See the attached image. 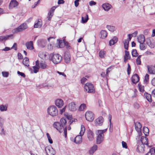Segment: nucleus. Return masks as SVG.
<instances>
[{
    "label": "nucleus",
    "mask_w": 155,
    "mask_h": 155,
    "mask_svg": "<svg viewBox=\"0 0 155 155\" xmlns=\"http://www.w3.org/2000/svg\"><path fill=\"white\" fill-rule=\"evenodd\" d=\"M134 125L135 129L136 131L138 132L139 136H140L142 134L141 131V128L142 127V125L140 122H134Z\"/></svg>",
    "instance_id": "0eeeda50"
},
{
    "label": "nucleus",
    "mask_w": 155,
    "mask_h": 155,
    "mask_svg": "<svg viewBox=\"0 0 155 155\" xmlns=\"http://www.w3.org/2000/svg\"><path fill=\"white\" fill-rule=\"evenodd\" d=\"M137 39L139 43H144L145 40L144 36L143 35H140L137 38Z\"/></svg>",
    "instance_id": "c756f323"
},
{
    "label": "nucleus",
    "mask_w": 155,
    "mask_h": 155,
    "mask_svg": "<svg viewBox=\"0 0 155 155\" xmlns=\"http://www.w3.org/2000/svg\"><path fill=\"white\" fill-rule=\"evenodd\" d=\"M149 75L146 74L145 76L144 82L145 83H147L148 81Z\"/></svg>",
    "instance_id": "de8ad7c7"
},
{
    "label": "nucleus",
    "mask_w": 155,
    "mask_h": 155,
    "mask_svg": "<svg viewBox=\"0 0 155 155\" xmlns=\"http://www.w3.org/2000/svg\"><path fill=\"white\" fill-rule=\"evenodd\" d=\"M99 56L101 58H104L105 55V52L104 51H101L99 52Z\"/></svg>",
    "instance_id": "ea45409f"
},
{
    "label": "nucleus",
    "mask_w": 155,
    "mask_h": 155,
    "mask_svg": "<svg viewBox=\"0 0 155 155\" xmlns=\"http://www.w3.org/2000/svg\"><path fill=\"white\" fill-rule=\"evenodd\" d=\"M88 19V15L87 14H85L84 15L81 17V23L83 24L85 23L87 21Z\"/></svg>",
    "instance_id": "a878e982"
},
{
    "label": "nucleus",
    "mask_w": 155,
    "mask_h": 155,
    "mask_svg": "<svg viewBox=\"0 0 155 155\" xmlns=\"http://www.w3.org/2000/svg\"><path fill=\"white\" fill-rule=\"evenodd\" d=\"M147 44L151 48H153L155 46L154 42L153 40L148 39L147 41Z\"/></svg>",
    "instance_id": "cd10ccee"
},
{
    "label": "nucleus",
    "mask_w": 155,
    "mask_h": 155,
    "mask_svg": "<svg viewBox=\"0 0 155 155\" xmlns=\"http://www.w3.org/2000/svg\"><path fill=\"white\" fill-rule=\"evenodd\" d=\"M104 137H103L97 136L96 139V143L97 144H100L103 141Z\"/></svg>",
    "instance_id": "2f4dec72"
},
{
    "label": "nucleus",
    "mask_w": 155,
    "mask_h": 155,
    "mask_svg": "<svg viewBox=\"0 0 155 155\" xmlns=\"http://www.w3.org/2000/svg\"><path fill=\"white\" fill-rule=\"evenodd\" d=\"M145 155H155V147L151 148Z\"/></svg>",
    "instance_id": "7c9ffc66"
},
{
    "label": "nucleus",
    "mask_w": 155,
    "mask_h": 155,
    "mask_svg": "<svg viewBox=\"0 0 155 155\" xmlns=\"http://www.w3.org/2000/svg\"><path fill=\"white\" fill-rule=\"evenodd\" d=\"M86 119L89 121H92L94 119V115L91 111H87L85 114Z\"/></svg>",
    "instance_id": "423d86ee"
},
{
    "label": "nucleus",
    "mask_w": 155,
    "mask_h": 155,
    "mask_svg": "<svg viewBox=\"0 0 155 155\" xmlns=\"http://www.w3.org/2000/svg\"><path fill=\"white\" fill-rule=\"evenodd\" d=\"M84 88L85 91L88 93H94L95 92L94 86L92 84L86 83L84 86Z\"/></svg>",
    "instance_id": "39448f33"
},
{
    "label": "nucleus",
    "mask_w": 155,
    "mask_h": 155,
    "mask_svg": "<svg viewBox=\"0 0 155 155\" xmlns=\"http://www.w3.org/2000/svg\"><path fill=\"white\" fill-rule=\"evenodd\" d=\"M134 107L135 108L138 109L140 107V105L138 103H135L134 104Z\"/></svg>",
    "instance_id": "e2e57ef3"
},
{
    "label": "nucleus",
    "mask_w": 155,
    "mask_h": 155,
    "mask_svg": "<svg viewBox=\"0 0 155 155\" xmlns=\"http://www.w3.org/2000/svg\"><path fill=\"white\" fill-rule=\"evenodd\" d=\"M100 38L102 39H104L107 37V33L106 31L104 30H101L100 32Z\"/></svg>",
    "instance_id": "393cba45"
},
{
    "label": "nucleus",
    "mask_w": 155,
    "mask_h": 155,
    "mask_svg": "<svg viewBox=\"0 0 155 155\" xmlns=\"http://www.w3.org/2000/svg\"><path fill=\"white\" fill-rule=\"evenodd\" d=\"M138 86L140 91L141 92H143L144 91V86H141L139 84H138Z\"/></svg>",
    "instance_id": "49530a36"
},
{
    "label": "nucleus",
    "mask_w": 155,
    "mask_h": 155,
    "mask_svg": "<svg viewBox=\"0 0 155 155\" xmlns=\"http://www.w3.org/2000/svg\"><path fill=\"white\" fill-rule=\"evenodd\" d=\"M66 109V107H64L62 109L60 110V113L61 114H62V113L64 112Z\"/></svg>",
    "instance_id": "338daca9"
},
{
    "label": "nucleus",
    "mask_w": 155,
    "mask_h": 155,
    "mask_svg": "<svg viewBox=\"0 0 155 155\" xmlns=\"http://www.w3.org/2000/svg\"><path fill=\"white\" fill-rule=\"evenodd\" d=\"M143 132L145 134V136H147V134H148L149 130L147 127H144L143 128Z\"/></svg>",
    "instance_id": "e433bc0d"
},
{
    "label": "nucleus",
    "mask_w": 155,
    "mask_h": 155,
    "mask_svg": "<svg viewBox=\"0 0 155 155\" xmlns=\"http://www.w3.org/2000/svg\"><path fill=\"white\" fill-rule=\"evenodd\" d=\"M68 108L70 111H74L77 109L76 104L73 102L70 103L68 105Z\"/></svg>",
    "instance_id": "f8f14e48"
},
{
    "label": "nucleus",
    "mask_w": 155,
    "mask_h": 155,
    "mask_svg": "<svg viewBox=\"0 0 155 155\" xmlns=\"http://www.w3.org/2000/svg\"><path fill=\"white\" fill-rule=\"evenodd\" d=\"M98 134L97 136H99V137H104V134L102 133V131H101V130H98Z\"/></svg>",
    "instance_id": "5fc2aeb1"
},
{
    "label": "nucleus",
    "mask_w": 155,
    "mask_h": 155,
    "mask_svg": "<svg viewBox=\"0 0 155 155\" xmlns=\"http://www.w3.org/2000/svg\"><path fill=\"white\" fill-rule=\"evenodd\" d=\"M151 84L155 86V77L152 79Z\"/></svg>",
    "instance_id": "774afa93"
},
{
    "label": "nucleus",
    "mask_w": 155,
    "mask_h": 155,
    "mask_svg": "<svg viewBox=\"0 0 155 155\" xmlns=\"http://www.w3.org/2000/svg\"><path fill=\"white\" fill-rule=\"evenodd\" d=\"M47 155H53L54 152L53 149L49 147H47L45 149Z\"/></svg>",
    "instance_id": "9d476101"
},
{
    "label": "nucleus",
    "mask_w": 155,
    "mask_h": 155,
    "mask_svg": "<svg viewBox=\"0 0 155 155\" xmlns=\"http://www.w3.org/2000/svg\"><path fill=\"white\" fill-rule=\"evenodd\" d=\"M136 62L137 64L138 65H140L141 63L140 59L137 58L136 59Z\"/></svg>",
    "instance_id": "0e129e2a"
},
{
    "label": "nucleus",
    "mask_w": 155,
    "mask_h": 155,
    "mask_svg": "<svg viewBox=\"0 0 155 155\" xmlns=\"http://www.w3.org/2000/svg\"><path fill=\"white\" fill-rule=\"evenodd\" d=\"M104 122V119L102 116H100L95 120V124L96 126H101L102 125Z\"/></svg>",
    "instance_id": "6e6552de"
},
{
    "label": "nucleus",
    "mask_w": 155,
    "mask_h": 155,
    "mask_svg": "<svg viewBox=\"0 0 155 155\" xmlns=\"http://www.w3.org/2000/svg\"><path fill=\"white\" fill-rule=\"evenodd\" d=\"M47 110L48 114L53 117L57 116L58 114V109L54 105L49 107L48 108Z\"/></svg>",
    "instance_id": "7ed1b4c3"
},
{
    "label": "nucleus",
    "mask_w": 155,
    "mask_h": 155,
    "mask_svg": "<svg viewBox=\"0 0 155 155\" xmlns=\"http://www.w3.org/2000/svg\"><path fill=\"white\" fill-rule=\"evenodd\" d=\"M56 8V7L55 6H53L51 9H50L49 12L50 14H54V10Z\"/></svg>",
    "instance_id": "a18cd8bd"
},
{
    "label": "nucleus",
    "mask_w": 155,
    "mask_h": 155,
    "mask_svg": "<svg viewBox=\"0 0 155 155\" xmlns=\"http://www.w3.org/2000/svg\"><path fill=\"white\" fill-rule=\"evenodd\" d=\"M132 56L133 57H136L138 56V54L136 49H133L131 52Z\"/></svg>",
    "instance_id": "4c0bfd02"
},
{
    "label": "nucleus",
    "mask_w": 155,
    "mask_h": 155,
    "mask_svg": "<svg viewBox=\"0 0 155 155\" xmlns=\"http://www.w3.org/2000/svg\"><path fill=\"white\" fill-rule=\"evenodd\" d=\"M25 45L28 49L32 50L34 49L33 42L32 41L27 42L25 44Z\"/></svg>",
    "instance_id": "5701e85b"
},
{
    "label": "nucleus",
    "mask_w": 155,
    "mask_h": 155,
    "mask_svg": "<svg viewBox=\"0 0 155 155\" xmlns=\"http://www.w3.org/2000/svg\"><path fill=\"white\" fill-rule=\"evenodd\" d=\"M1 128H2L1 132L0 133L1 135L2 136H5V131L4 130V129L3 127Z\"/></svg>",
    "instance_id": "4d7b16f0"
},
{
    "label": "nucleus",
    "mask_w": 155,
    "mask_h": 155,
    "mask_svg": "<svg viewBox=\"0 0 155 155\" xmlns=\"http://www.w3.org/2000/svg\"><path fill=\"white\" fill-rule=\"evenodd\" d=\"M140 80L139 76L137 74H134L131 78V81L133 84H136Z\"/></svg>",
    "instance_id": "9b49d317"
},
{
    "label": "nucleus",
    "mask_w": 155,
    "mask_h": 155,
    "mask_svg": "<svg viewBox=\"0 0 155 155\" xmlns=\"http://www.w3.org/2000/svg\"><path fill=\"white\" fill-rule=\"evenodd\" d=\"M98 148L97 146L94 144L91 147L89 150V154L90 155H93L97 150Z\"/></svg>",
    "instance_id": "2eb2a0df"
},
{
    "label": "nucleus",
    "mask_w": 155,
    "mask_h": 155,
    "mask_svg": "<svg viewBox=\"0 0 155 155\" xmlns=\"http://www.w3.org/2000/svg\"><path fill=\"white\" fill-rule=\"evenodd\" d=\"M140 48L141 50H144L146 49V47L144 45L143 43H140Z\"/></svg>",
    "instance_id": "8fccbe9b"
},
{
    "label": "nucleus",
    "mask_w": 155,
    "mask_h": 155,
    "mask_svg": "<svg viewBox=\"0 0 155 155\" xmlns=\"http://www.w3.org/2000/svg\"><path fill=\"white\" fill-rule=\"evenodd\" d=\"M13 35L12 34L7 35L5 36H0V41L2 42L3 41H5L10 38H12Z\"/></svg>",
    "instance_id": "dca6fc26"
},
{
    "label": "nucleus",
    "mask_w": 155,
    "mask_h": 155,
    "mask_svg": "<svg viewBox=\"0 0 155 155\" xmlns=\"http://www.w3.org/2000/svg\"><path fill=\"white\" fill-rule=\"evenodd\" d=\"M22 63L26 66H29V59L28 58L25 57L22 61Z\"/></svg>",
    "instance_id": "72a5a7b5"
},
{
    "label": "nucleus",
    "mask_w": 155,
    "mask_h": 155,
    "mask_svg": "<svg viewBox=\"0 0 155 155\" xmlns=\"http://www.w3.org/2000/svg\"><path fill=\"white\" fill-rule=\"evenodd\" d=\"M106 28L109 31L111 32H113L115 30V27L113 26L107 25Z\"/></svg>",
    "instance_id": "58836bf2"
},
{
    "label": "nucleus",
    "mask_w": 155,
    "mask_h": 155,
    "mask_svg": "<svg viewBox=\"0 0 155 155\" xmlns=\"http://www.w3.org/2000/svg\"><path fill=\"white\" fill-rule=\"evenodd\" d=\"M122 147L123 148H127V144L124 141H122Z\"/></svg>",
    "instance_id": "bf43d9fd"
},
{
    "label": "nucleus",
    "mask_w": 155,
    "mask_h": 155,
    "mask_svg": "<svg viewBox=\"0 0 155 155\" xmlns=\"http://www.w3.org/2000/svg\"><path fill=\"white\" fill-rule=\"evenodd\" d=\"M118 41V38L117 37L114 36L112 39H111L109 41V44L110 46L114 45Z\"/></svg>",
    "instance_id": "bb28decb"
},
{
    "label": "nucleus",
    "mask_w": 155,
    "mask_h": 155,
    "mask_svg": "<svg viewBox=\"0 0 155 155\" xmlns=\"http://www.w3.org/2000/svg\"><path fill=\"white\" fill-rule=\"evenodd\" d=\"M53 15V14H50L49 13H48V16L47 17L48 20L49 21H50Z\"/></svg>",
    "instance_id": "13d9d810"
},
{
    "label": "nucleus",
    "mask_w": 155,
    "mask_h": 155,
    "mask_svg": "<svg viewBox=\"0 0 155 155\" xmlns=\"http://www.w3.org/2000/svg\"><path fill=\"white\" fill-rule=\"evenodd\" d=\"M46 40L43 39L38 40L37 42L38 46L41 48L44 47L46 44Z\"/></svg>",
    "instance_id": "1a4fd4ad"
},
{
    "label": "nucleus",
    "mask_w": 155,
    "mask_h": 155,
    "mask_svg": "<svg viewBox=\"0 0 155 155\" xmlns=\"http://www.w3.org/2000/svg\"><path fill=\"white\" fill-rule=\"evenodd\" d=\"M127 65H128V67L127 68V74L128 75H129L130 74V72H131V68L130 66L129 63H128L127 64Z\"/></svg>",
    "instance_id": "3c124183"
},
{
    "label": "nucleus",
    "mask_w": 155,
    "mask_h": 155,
    "mask_svg": "<svg viewBox=\"0 0 155 155\" xmlns=\"http://www.w3.org/2000/svg\"><path fill=\"white\" fill-rule=\"evenodd\" d=\"M64 61L66 63H69L71 61V56L68 53H65L64 54Z\"/></svg>",
    "instance_id": "412c9836"
},
{
    "label": "nucleus",
    "mask_w": 155,
    "mask_h": 155,
    "mask_svg": "<svg viewBox=\"0 0 155 155\" xmlns=\"http://www.w3.org/2000/svg\"><path fill=\"white\" fill-rule=\"evenodd\" d=\"M2 76L4 77H8V76L9 73L8 72L2 71Z\"/></svg>",
    "instance_id": "09e8293b"
},
{
    "label": "nucleus",
    "mask_w": 155,
    "mask_h": 155,
    "mask_svg": "<svg viewBox=\"0 0 155 155\" xmlns=\"http://www.w3.org/2000/svg\"><path fill=\"white\" fill-rule=\"evenodd\" d=\"M148 138L146 137H142L140 138V141L142 144H143L144 145L145 144L147 145L148 144Z\"/></svg>",
    "instance_id": "b1692460"
},
{
    "label": "nucleus",
    "mask_w": 155,
    "mask_h": 155,
    "mask_svg": "<svg viewBox=\"0 0 155 155\" xmlns=\"http://www.w3.org/2000/svg\"><path fill=\"white\" fill-rule=\"evenodd\" d=\"M46 135H47L48 140L49 142L50 143V144L52 143H53V140H52V139H51L49 134L48 133H47Z\"/></svg>",
    "instance_id": "37998d69"
},
{
    "label": "nucleus",
    "mask_w": 155,
    "mask_h": 155,
    "mask_svg": "<svg viewBox=\"0 0 155 155\" xmlns=\"http://www.w3.org/2000/svg\"><path fill=\"white\" fill-rule=\"evenodd\" d=\"M28 26L26 23H23L17 28L14 29L12 32L14 33L20 32L27 29Z\"/></svg>",
    "instance_id": "20e7f679"
},
{
    "label": "nucleus",
    "mask_w": 155,
    "mask_h": 155,
    "mask_svg": "<svg viewBox=\"0 0 155 155\" xmlns=\"http://www.w3.org/2000/svg\"><path fill=\"white\" fill-rule=\"evenodd\" d=\"M85 130V129L84 126L83 125H81V131L80 132V134L83 135L84 134Z\"/></svg>",
    "instance_id": "c9c22d12"
},
{
    "label": "nucleus",
    "mask_w": 155,
    "mask_h": 155,
    "mask_svg": "<svg viewBox=\"0 0 155 155\" xmlns=\"http://www.w3.org/2000/svg\"><path fill=\"white\" fill-rule=\"evenodd\" d=\"M4 120L0 117V128H2L3 126Z\"/></svg>",
    "instance_id": "603ef678"
},
{
    "label": "nucleus",
    "mask_w": 155,
    "mask_h": 155,
    "mask_svg": "<svg viewBox=\"0 0 155 155\" xmlns=\"http://www.w3.org/2000/svg\"><path fill=\"white\" fill-rule=\"evenodd\" d=\"M89 5L91 6L95 5L96 4V2L93 1H91L89 3Z\"/></svg>",
    "instance_id": "680f3d73"
},
{
    "label": "nucleus",
    "mask_w": 155,
    "mask_h": 155,
    "mask_svg": "<svg viewBox=\"0 0 155 155\" xmlns=\"http://www.w3.org/2000/svg\"><path fill=\"white\" fill-rule=\"evenodd\" d=\"M33 68L34 70V72L35 73H37L38 71H39V67H36L35 66H33Z\"/></svg>",
    "instance_id": "c03bdc74"
},
{
    "label": "nucleus",
    "mask_w": 155,
    "mask_h": 155,
    "mask_svg": "<svg viewBox=\"0 0 155 155\" xmlns=\"http://www.w3.org/2000/svg\"><path fill=\"white\" fill-rule=\"evenodd\" d=\"M49 60L51 61L54 64L59 63L62 60V57L61 56L58 54H54L51 53L49 55Z\"/></svg>",
    "instance_id": "f03ea898"
},
{
    "label": "nucleus",
    "mask_w": 155,
    "mask_h": 155,
    "mask_svg": "<svg viewBox=\"0 0 155 155\" xmlns=\"http://www.w3.org/2000/svg\"><path fill=\"white\" fill-rule=\"evenodd\" d=\"M18 5V2L16 0H12L9 4L10 8H15Z\"/></svg>",
    "instance_id": "6ab92c4d"
},
{
    "label": "nucleus",
    "mask_w": 155,
    "mask_h": 155,
    "mask_svg": "<svg viewBox=\"0 0 155 155\" xmlns=\"http://www.w3.org/2000/svg\"><path fill=\"white\" fill-rule=\"evenodd\" d=\"M47 66V65L45 63H40V68L44 69L46 68Z\"/></svg>",
    "instance_id": "79ce46f5"
},
{
    "label": "nucleus",
    "mask_w": 155,
    "mask_h": 155,
    "mask_svg": "<svg viewBox=\"0 0 155 155\" xmlns=\"http://www.w3.org/2000/svg\"><path fill=\"white\" fill-rule=\"evenodd\" d=\"M17 74L19 75H20L23 78H25V74L23 72H21L19 71H17Z\"/></svg>",
    "instance_id": "6e6d98bb"
},
{
    "label": "nucleus",
    "mask_w": 155,
    "mask_h": 155,
    "mask_svg": "<svg viewBox=\"0 0 155 155\" xmlns=\"http://www.w3.org/2000/svg\"><path fill=\"white\" fill-rule=\"evenodd\" d=\"M148 73L150 74H155V70L153 66L152 65H147V66Z\"/></svg>",
    "instance_id": "a211bd4d"
},
{
    "label": "nucleus",
    "mask_w": 155,
    "mask_h": 155,
    "mask_svg": "<svg viewBox=\"0 0 155 155\" xmlns=\"http://www.w3.org/2000/svg\"><path fill=\"white\" fill-rule=\"evenodd\" d=\"M67 121L65 119L64 117L61 118L60 122L57 121L54 122L53 126L58 131L61 133L64 130V133L65 138L67 136V128L65 127Z\"/></svg>",
    "instance_id": "f257e3e1"
},
{
    "label": "nucleus",
    "mask_w": 155,
    "mask_h": 155,
    "mask_svg": "<svg viewBox=\"0 0 155 155\" xmlns=\"http://www.w3.org/2000/svg\"><path fill=\"white\" fill-rule=\"evenodd\" d=\"M144 96L146 98L147 101L151 102L152 101L151 95L147 92H145L144 94Z\"/></svg>",
    "instance_id": "c85d7f7f"
},
{
    "label": "nucleus",
    "mask_w": 155,
    "mask_h": 155,
    "mask_svg": "<svg viewBox=\"0 0 155 155\" xmlns=\"http://www.w3.org/2000/svg\"><path fill=\"white\" fill-rule=\"evenodd\" d=\"M18 59H21L23 58L22 55L21 53L19 52L18 53Z\"/></svg>",
    "instance_id": "69168bd1"
},
{
    "label": "nucleus",
    "mask_w": 155,
    "mask_h": 155,
    "mask_svg": "<svg viewBox=\"0 0 155 155\" xmlns=\"http://www.w3.org/2000/svg\"><path fill=\"white\" fill-rule=\"evenodd\" d=\"M87 80V79L86 78L84 77L82 78L81 79V83L82 84H84L85 82Z\"/></svg>",
    "instance_id": "052dcab7"
},
{
    "label": "nucleus",
    "mask_w": 155,
    "mask_h": 155,
    "mask_svg": "<svg viewBox=\"0 0 155 155\" xmlns=\"http://www.w3.org/2000/svg\"><path fill=\"white\" fill-rule=\"evenodd\" d=\"M11 49H14L16 51L17 50V44L16 43H14L12 46L10 48Z\"/></svg>",
    "instance_id": "864d4df0"
},
{
    "label": "nucleus",
    "mask_w": 155,
    "mask_h": 155,
    "mask_svg": "<svg viewBox=\"0 0 155 155\" xmlns=\"http://www.w3.org/2000/svg\"><path fill=\"white\" fill-rule=\"evenodd\" d=\"M102 7L105 11H108L110 9L111 5L108 3H106L103 4Z\"/></svg>",
    "instance_id": "4be33fe9"
},
{
    "label": "nucleus",
    "mask_w": 155,
    "mask_h": 155,
    "mask_svg": "<svg viewBox=\"0 0 155 155\" xmlns=\"http://www.w3.org/2000/svg\"><path fill=\"white\" fill-rule=\"evenodd\" d=\"M55 104L58 107L61 108L63 106L64 102L61 99H58L55 100Z\"/></svg>",
    "instance_id": "4468645a"
},
{
    "label": "nucleus",
    "mask_w": 155,
    "mask_h": 155,
    "mask_svg": "<svg viewBox=\"0 0 155 155\" xmlns=\"http://www.w3.org/2000/svg\"><path fill=\"white\" fill-rule=\"evenodd\" d=\"M94 135L93 131L89 130L87 132V137L89 141H91L94 139Z\"/></svg>",
    "instance_id": "aec40b11"
},
{
    "label": "nucleus",
    "mask_w": 155,
    "mask_h": 155,
    "mask_svg": "<svg viewBox=\"0 0 155 155\" xmlns=\"http://www.w3.org/2000/svg\"><path fill=\"white\" fill-rule=\"evenodd\" d=\"M82 135H81L77 136L74 139V142L77 144H79L81 143L82 140Z\"/></svg>",
    "instance_id": "ddd939ff"
},
{
    "label": "nucleus",
    "mask_w": 155,
    "mask_h": 155,
    "mask_svg": "<svg viewBox=\"0 0 155 155\" xmlns=\"http://www.w3.org/2000/svg\"><path fill=\"white\" fill-rule=\"evenodd\" d=\"M7 105L1 104L0 105V110L1 112L6 111L7 110Z\"/></svg>",
    "instance_id": "f704fd0d"
},
{
    "label": "nucleus",
    "mask_w": 155,
    "mask_h": 155,
    "mask_svg": "<svg viewBox=\"0 0 155 155\" xmlns=\"http://www.w3.org/2000/svg\"><path fill=\"white\" fill-rule=\"evenodd\" d=\"M144 145L143 144H139L137 148V151L139 153H143L144 151Z\"/></svg>",
    "instance_id": "f3484780"
},
{
    "label": "nucleus",
    "mask_w": 155,
    "mask_h": 155,
    "mask_svg": "<svg viewBox=\"0 0 155 155\" xmlns=\"http://www.w3.org/2000/svg\"><path fill=\"white\" fill-rule=\"evenodd\" d=\"M129 41L128 39H125L124 42V48L127 50H128Z\"/></svg>",
    "instance_id": "473e14b6"
},
{
    "label": "nucleus",
    "mask_w": 155,
    "mask_h": 155,
    "mask_svg": "<svg viewBox=\"0 0 155 155\" xmlns=\"http://www.w3.org/2000/svg\"><path fill=\"white\" fill-rule=\"evenodd\" d=\"M86 107L85 104H81L79 107V110L80 111H82L84 110Z\"/></svg>",
    "instance_id": "a19ab883"
}]
</instances>
